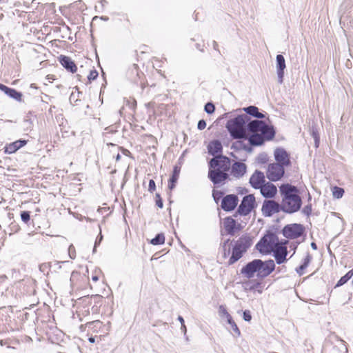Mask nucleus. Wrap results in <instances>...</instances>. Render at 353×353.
<instances>
[{
	"mask_svg": "<svg viewBox=\"0 0 353 353\" xmlns=\"http://www.w3.org/2000/svg\"><path fill=\"white\" fill-rule=\"evenodd\" d=\"M311 247L314 249V250H316L317 247H316V245L315 243L312 242L311 243Z\"/></svg>",
	"mask_w": 353,
	"mask_h": 353,
	"instance_id": "nucleus-56",
	"label": "nucleus"
},
{
	"mask_svg": "<svg viewBox=\"0 0 353 353\" xmlns=\"http://www.w3.org/2000/svg\"><path fill=\"white\" fill-rule=\"evenodd\" d=\"M223 227L226 232L230 235H234L239 230V228L236 221L231 218L227 217L223 220Z\"/></svg>",
	"mask_w": 353,
	"mask_h": 353,
	"instance_id": "nucleus-18",
	"label": "nucleus"
},
{
	"mask_svg": "<svg viewBox=\"0 0 353 353\" xmlns=\"http://www.w3.org/2000/svg\"><path fill=\"white\" fill-rule=\"evenodd\" d=\"M304 229L302 225L294 223L288 225L283 229V235L289 239H296L303 233Z\"/></svg>",
	"mask_w": 353,
	"mask_h": 353,
	"instance_id": "nucleus-9",
	"label": "nucleus"
},
{
	"mask_svg": "<svg viewBox=\"0 0 353 353\" xmlns=\"http://www.w3.org/2000/svg\"><path fill=\"white\" fill-rule=\"evenodd\" d=\"M101 19L105 21H107L108 19V18L106 17H101Z\"/></svg>",
	"mask_w": 353,
	"mask_h": 353,
	"instance_id": "nucleus-61",
	"label": "nucleus"
},
{
	"mask_svg": "<svg viewBox=\"0 0 353 353\" xmlns=\"http://www.w3.org/2000/svg\"><path fill=\"white\" fill-rule=\"evenodd\" d=\"M88 341H89L90 343H94V341H95L94 338H93V337H90V338H89Z\"/></svg>",
	"mask_w": 353,
	"mask_h": 353,
	"instance_id": "nucleus-58",
	"label": "nucleus"
},
{
	"mask_svg": "<svg viewBox=\"0 0 353 353\" xmlns=\"http://www.w3.org/2000/svg\"><path fill=\"white\" fill-rule=\"evenodd\" d=\"M101 3L102 6H104L107 3V1L105 0H101Z\"/></svg>",
	"mask_w": 353,
	"mask_h": 353,
	"instance_id": "nucleus-59",
	"label": "nucleus"
},
{
	"mask_svg": "<svg viewBox=\"0 0 353 353\" xmlns=\"http://www.w3.org/2000/svg\"><path fill=\"white\" fill-rule=\"evenodd\" d=\"M344 190L339 187H334L332 191V194L334 198L340 199L343 196Z\"/></svg>",
	"mask_w": 353,
	"mask_h": 353,
	"instance_id": "nucleus-29",
	"label": "nucleus"
},
{
	"mask_svg": "<svg viewBox=\"0 0 353 353\" xmlns=\"http://www.w3.org/2000/svg\"><path fill=\"white\" fill-rule=\"evenodd\" d=\"M311 261V256L309 254H307L305 258L304 259V262L303 263V266H305L306 268L308 266L310 262Z\"/></svg>",
	"mask_w": 353,
	"mask_h": 353,
	"instance_id": "nucleus-43",
	"label": "nucleus"
},
{
	"mask_svg": "<svg viewBox=\"0 0 353 353\" xmlns=\"http://www.w3.org/2000/svg\"><path fill=\"white\" fill-rule=\"evenodd\" d=\"M252 244V239L247 236H243L236 241L232 249V256L228 261L229 264H233L239 260Z\"/></svg>",
	"mask_w": 353,
	"mask_h": 353,
	"instance_id": "nucleus-4",
	"label": "nucleus"
},
{
	"mask_svg": "<svg viewBox=\"0 0 353 353\" xmlns=\"http://www.w3.org/2000/svg\"><path fill=\"white\" fill-rule=\"evenodd\" d=\"M92 280L94 282H97L98 280H99V276L97 274H95L94 275H93L92 276Z\"/></svg>",
	"mask_w": 353,
	"mask_h": 353,
	"instance_id": "nucleus-50",
	"label": "nucleus"
},
{
	"mask_svg": "<svg viewBox=\"0 0 353 353\" xmlns=\"http://www.w3.org/2000/svg\"><path fill=\"white\" fill-rule=\"evenodd\" d=\"M157 199L156 201V203L158 207H159L160 208H163V201L160 197V195L159 194H157L156 195Z\"/></svg>",
	"mask_w": 353,
	"mask_h": 353,
	"instance_id": "nucleus-44",
	"label": "nucleus"
},
{
	"mask_svg": "<svg viewBox=\"0 0 353 353\" xmlns=\"http://www.w3.org/2000/svg\"><path fill=\"white\" fill-rule=\"evenodd\" d=\"M0 90L1 91H3V92H5V94H7V92L10 90V88L6 86L5 85L0 83Z\"/></svg>",
	"mask_w": 353,
	"mask_h": 353,
	"instance_id": "nucleus-46",
	"label": "nucleus"
},
{
	"mask_svg": "<svg viewBox=\"0 0 353 353\" xmlns=\"http://www.w3.org/2000/svg\"><path fill=\"white\" fill-rule=\"evenodd\" d=\"M206 127V122L201 119L198 122L197 128L199 130H202Z\"/></svg>",
	"mask_w": 353,
	"mask_h": 353,
	"instance_id": "nucleus-42",
	"label": "nucleus"
},
{
	"mask_svg": "<svg viewBox=\"0 0 353 353\" xmlns=\"http://www.w3.org/2000/svg\"><path fill=\"white\" fill-rule=\"evenodd\" d=\"M156 185L154 180L151 179L149 181V185H148V191L150 192H153L155 190Z\"/></svg>",
	"mask_w": 353,
	"mask_h": 353,
	"instance_id": "nucleus-40",
	"label": "nucleus"
},
{
	"mask_svg": "<svg viewBox=\"0 0 353 353\" xmlns=\"http://www.w3.org/2000/svg\"><path fill=\"white\" fill-rule=\"evenodd\" d=\"M250 183L255 189H259L265 183V176L262 172L255 171L250 179Z\"/></svg>",
	"mask_w": 353,
	"mask_h": 353,
	"instance_id": "nucleus-16",
	"label": "nucleus"
},
{
	"mask_svg": "<svg viewBox=\"0 0 353 353\" xmlns=\"http://www.w3.org/2000/svg\"><path fill=\"white\" fill-rule=\"evenodd\" d=\"M246 172V165L241 162H235L232 166V174L236 178L241 177Z\"/></svg>",
	"mask_w": 353,
	"mask_h": 353,
	"instance_id": "nucleus-22",
	"label": "nucleus"
},
{
	"mask_svg": "<svg viewBox=\"0 0 353 353\" xmlns=\"http://www.w3.org/2000/svg\"><path fill=\"white\" fill-rule=\"evenodd\" d=\"M284 166L278 163H272L268 165L266 172L267 177L272 181H277L284 174Z\"/></svg>",
	"mask_w": 353,
	"mask_h": 353,
	"instance_id": "nucleus-8",
	"label": "nucleus"
},
{
	"mask_svg": "<svg viewBox=\"0 0 353 353\" xmlns=\"http://www.w3.org/2000/svg\"><path fill=\"white\" fill-rule=\"evenodd\" d=\"M26 140H18L12 142L6 145L5 148V152L8 154H12L15 152L17 150L22 148L26 144Z\"/></svg>",
	"mask_w": 353,
	"mask_h": 353,
	"instance_id": "nucleus-23",
	"label": "nucleus"
},
{
	"mask_svg": "<svg viewBox=\"0 0 353 353\" xmlns=\"http://www.w3.org/2000/svg\"><path fill=\"white\" fill-rule=\"evenodd\" d=\"M165 242V236L163 234H158L154 239L150 241L152 245H161Z\"/></svg>",
	"mask_w": 353,
	"mask_h": 353,
	"instance_id": "nucleus-27",
	"label": "nucleus"
},
{
	"mask_svg": "<svg viewBox=\"0 0 353 353\" xmlns=\"http://www.w3.org/2000/svg\"><path fill=\"white\" fill-rule=\"evenodd\" d=\"M281 210V205L274 200H265L261 211L265 216H271Z\"/></svg>",
	"mask_w": 353,
	"mask_h": 353,
	"instance_id": "nucleus-11",
	"label": "nucleus"
},
{
	"mask_svg": "<svg viewBox=\"0 0 353 353\" xmlns=\"http://www.w3.org/2000/svg\"><path fill=\"white\" fill-rule=\"evenodd\" d=\"M121 159V155L119 154H118L116 157V161H119Z\"/></svg>",
	"mask_w": 353,
	"mask_h": 353,
	"instance_id": "nucleus-60",
	"label": "nucleus"
},
{
	"mask_svg": "<svg viewBox=\"0 0 353 353\" xmlns=\"http://www.w3.org/2000/svg\"><path fill=\"white\" fill-rule=\"evenodd\" d=\"M78 275V273L77 272H73L72 273V275H71V278H70V281H72V279L77 276Z\"/></svg>",
	"mask_w": 353,
	"mask_h": 353,
	"instance_id": "nucleus-52",
	"label": "nucleus"
},
{
	"mask_svg": "<svg viewBox=\"0 0 353 353\" xmlns=\"http://www.w3.org/2000/svg\"><path fill=\"white\" fill-rule=\"evenodd\" d=\"M287 241H283L272 251L274 253V256L278 264L283 263L287 261L286 256L288 250L285 245Z\"/></svg>",
	"mask_w": 353,
	"mask_h": 353,
	"instance_id": "nucleus-13",
	"label": "nucleus"
},
{
	"mask_svg": "<svg viewBox=\"0 0 353 353\" xmlns=\"http://www.w3.org/2000/svg\"><path fill=\"white\" fill-rule=\"evenodd\" d=\"M248 130L252 133L249 137V142L252 145H260L265 140H270L274 136V131L263 121L254 120L248 125Z\"/></svg>",
	"mask_w": 353,
	"mask_h": 353,
	"instance_id": "nucleus-2",
	"label": "nucleus"
},
{
	"mask_svg": "<svg viewBox=\"0 0 353 353\" xmlns=\"http://www.w3.org/2000/svg\"><path fill=\"white\" fill-rule=\"evenodd\" d=\"M134 67L137 69V65L136 64H134Z\"/></svg>",
	"mask_w": 353,
	"mask_h": 353,
	"instance_id": "nucleus-62",
	"label": "nucleus"
},
{
	"mask_svg": "<svg viewBox=\"0 0 353 353\" xmlns=\"http://www.w3.org/2000/svg\"><path fill=\"white\" fill-rule=\"evenodd\" d=\"M352 276H353V270L349 271L345 275H344L339 279L336 287H339V286L343 285V284L347 283V281H349Z\"/></svg>",
	"mask_w": 353,
	"mask_h": 353,
	"instance_id": "nucleus-26",
	"label": "nucleus"
},
{
	"mask_svg": "<svg viewBox=\"0 0 353 353\" xmlns=\"http://www.w3.org/2000/svg\"><path fill=\"white\" fill-rule=\"evenodd\" d=\"M60 62L68 71H70L72 73L77 71V66L70 57L61 56L60 57Z\"/></svg>",
	"mask_w": 353,
	"mask_h": 353,
	"instance_id": "nucleus-24",
	"label": "nucleus"
},
{
	"mask_svg": "<svg viewBox=\"0 0 353 353\" xmlns=\"http://www.w3.org/2000/svg\"><path fill=\"white\" fill-rule=\"evenodd\" d=\"M212 196L214 197V199L215 200V201L217 203L218 202V200L221 198V192H219V191H216V190H214L213 191V193H212Z\"/></svg>",
	"mask_w": 353,
	"mask_h": 353,
	"instance_id": "nucleus-41",
	"label": "nucleus"
},
{
	"mask_svg": "<svg viewBox=\"0 0 353 353\" xmlns=\"http://www.w3.org/2000/svg\"><path fill=\"white\" fill-rule=\"evenodd\" d=\"M239 202L238 196L235 194H228L222 199L221 206L225 211H232L237 205Z\"/></svg>",
	"mask_w": 353,
	"mask_h": 353,
	"instance_id": "nucleus-14",
	"label": "nucleus"
},
{
	"mask_svg": "<svg viewBox=\"0 0 353 353\" xmlns=\"http://www.w3.org/2000/svg\"><path fill=\"white\" fill-rule=\"evenodd\" d=\"M243 110L246 113L254 117V114L257 112L258 108L255 106L250 105L245 108Z\"/></svg>",
	"mask_w": 353,
	"mask_h": 353,
	"instance_id": "nucleus-30",
	"label": "nucleus"
},
{
	"mask_svg": "<svg viewBox=\"0 0 353 353\" xmlns=\"http://www.w3.org/2000/svg\"><path fill=\"white\" fill-rule=\"evenodd\" d=\"M101 239H102V236H100V238H99V240H97V241H96V242H95L94 248H96V246H97V243H100V241H101ZM94 250H95V248H94Z\"/></svg>",
	"mask_w": 353,
	"mask_h": 353,
	"instance_id": "nucleus-54",
	"label": "nucleus"
},
{
	"mask_svg": "<svg viewBox=\"0 0 353 353\" xmlns=\"http://www.w3.org/2000/svg\"><path fill=\"white\" fill-rule=\"evenodd\" d=\"M176 181H172V180L170 179L169 181V184H168V188L170 190H172L174 189V186H175V183Z\"/></svg>",
	"mask_w": 353,
	"mask_h": 353,
	"instance_id": "nucleus-47",
	"label": "nucleus"
},
{
	"mask_svg": "<svg viewBox=\"0 0 353 353\" xmlns=\"http://www.w3.org/2000/svg\"><path fill=\"white\" fill-rule=\"evenodd\" d=\"M306 268L305 266H303V265L302 264L301 265H300L297 269H296V272L297 273L299 274V275H302L303 274V271Z\"/></svg>",
	"mask_w": 353,
	"mask_h": 353,
	"instance_id": "nucleus-45",
	"label": "nucleus"
},
{
	"mask_svg": "<svg viewBox=\"0 0 353 353\" xmlns=\"http://www.w3.org/2000/svg\"><path fill=\"white\" fill-rule=\"evenodd\" d=\"M208 177L214 185L219 186L225 183V180L228 178V174L227 172L210 168Z\"/></svg>",
	"mask_w": 353,
	"mask_h": 353,
	"instance_id": "nucleus-12",
	"label": "nucleus"
},
{
	"mask_svg": "<svg viewBox=\"0 0 353 353\" xmlns=\"http://www.w3.org/2000/svg\"><path fill=\"white\" fill-rule=\"evenodd\" d=\"M259 189L261 194L265 198H272L277 192L276 187L270 182L264 183Z\"/></svg>",
	"mask_w": 353,
	"mask_h": 353,
	"instance_id": "nucleus-19",
	"label": "nucleus"
},
{
	"mask_svg": "<svg viewBox=\"0 0 353 353\" xmlns=\"http://www.w3.org/2000/svg\"><path fill=\"white\" fill-rule=\"evenodd\" d=\"M261 265L259 267V277L264 278L270 274L275 268L273 260L263 261L261 260Z\"/></svg>",
	"mask_w": 353,
	"mask_h": 353,
	"instance_id": "nucleus-15",
	"label": "nucleus"
},
{
	"mask_svg": "<svg viewBox=\"0 0 353 353\" xmlns=\"http://www.w3.org/2000/svg\"><path fill=\"white\" fill-rule=\"evenodd\" d=\"M230 325H231V328L233 330V332H234L235 335L236 336H239L241 334V332H240L239 327H237L236 324L235 323V322L233 321L232 323H230Z\"/></svg>",
	"mask_w": 353,
	"mask_h": 353,
	"instance_id": "nucleus-33",
	"label": "nucleus"
},
{
	"mask_svg": "<svg viewBox=\"0 0 353 353\" xmlns=\"http://www.w3.org/2000/svg\"><path fill=\"white\" fill-rule=\"evenodd\" d=\"M243 318L245 321H250L252 319L250 312L249 310H245L243 312Z\"/></svg>",
	"mask_w": 353,
	"mask_h": 353,
	"instance_id": "nucleus-36",
	"label": "nucleus"
},
{
	"mask_svg": "<svg viewBox=\"0 0 353 353\" xmlns=\"http://www.w3.org/2000/svg\"><path fill=\"white\" fill-rule=\"evenodd\" d=\"M225 318L227 319L229 324L233 321L232 318L229 313L225 315Z\"/></svg>",
	"mask_w": 353,
	"mask_h": 353,
	"instance_id": "nucleus-48",
	"label": "nucleus"
},
{
	"mask_svg": "<svg viewBox=\"0 0 353 353\" xmlns=\"http://www.w3.org/2000/svg\"><path fill=\"white\" fill-rule=\"evenodd\" d=\"M248 120V116L245 114L239 115L234 119H230L226 124V128L230 135L234 139H241L245 137V123Z\"/></svg>",
	"mask_w": 353,
	"mask_h": 353,
	"instance_id": "nucleus-3",
	"label": "nucleus"
},
{
	"mask_svg": "<svg viewBox=\"0 0 353 353\" xmlns=\"http://www.w3.org/2000/svg\"><path fill=\"white\" fill-rule=\"evenodd\" d=\"M278 236L272 233L268 232L256 244L257 250L263 254H268L272 252L281 243Z\"/></svg>",
	"mask_w": 353,
	"mask_h": 353,
	"instance_id": "nucleus-5",
	"label": "nucleus"
},
{
	"mask_svg": "<svg viewBox=\"0 0 353 353\" xmlns=\"http://www.w3.org/2000/svg\"><path fill=\"white\" fill-rule=\"evenodd\" d=\"M222 144L219 140H214L209 143L208 145V150L209 154H210L212 156L219 155V154L222 152Z\"/></svg>",
	"mask_w": 353,
	"mask_h": 353,
	"instance_id": "nucleus-21",
	"label": "nucleus"
},
{
	"mask_svg": "<svg viewBox=\"0 0 353 353\" xmlns=\"http://www.w3.org/2000/svg\"><path fill=\"white\" fill-rule=\"evenodd\" d=\"M302 212L304 214H305L307 216H309L311 214V212H312V207H311V205H307L305 206L303 208V210H302Z\"/></svg>",
	"mask_w": 353,
	"mask_h": 353,
	"instance_id": "nucleus-39",
	"label": "nucleus"
},
{
	"mask_svg": "<svg viewBox=\"0 0 353 353\" xmlns=\"http://www.w3.org/2000/svg\"><path fill=\"white\" fill-rule=\"evenodd\" d=\"M212 44H213L214 49L216 50H218V48H218V44H217V43L215 41H214L212 42Z\"/></svg>",
	"mask_w": 353,
	"mask_h": 353,
	"instance_id": "nucleus-51",
	"label": "nucleus"
},
{
	"mask_svg": "<svg viewBox=\"0 0 353 353\" xmlns=\"http://www.w3.org/2000/svg\"><path fill=\"white\" fill-rule=\"evenodd\" d=\"M6 94L10 97L14 99L17 101H21L22 97L21 93L17 92L16 90L12 88H10Z\"/></svg>",
	"mask_w": 353,
	"mask_h": 353,
	"instance_id": "nucleus-28",
	"label": "nucleus"
},
{
	"mask_svg": "<svg viewBox=\"0 0 353 353\" xmlns=\"http://www.w3.org/2000/svg\"><path fill=\"white\" fill-rule=\"evenodd\" d=\"M181 330L184 332V333L186 332V327L185 324L181 325Z\"/></svg>",
	"mask_w": 353,
	"mask_h": 353,
	"instance_id": "nucleus-57",
	"label": "nucleus"
},
{
	"mask_svg": "<svg viewBox=\"0 0 353 353\" xmlns=\"http://www.w3.org/2000/svg\"><path fill=\"white\" fill-rule=\"evenodd\" d=\"M204 110L208 114H212L214 112L215 107L214 104L209 102L205 104Z\"/></svg>",
	"mask_w": 353,
	"mask_h": 353,
	"instance_id": "nucleus-31",
	"label": "nucleus"
},
{
	"mask_svg": "<svg viewBox=\"0 0 353 353\" xmlns=\"http://www.w3.org/2000/svg\"><path fill=\"white\" fill-rule=\"evenodd\" d=\"M255 206L256 201L254 195L249 194L245 196L238 208L237 212L240 215L246 216L251 212Z\"/></svg>",
	"mask_w": 353,
	"mask_h": 353,
	"instance_id": "nucleus-6",
	"label": "nucleus"
},
{
	"mask_svg": "<svg viewBox=\"0 0 353 353\" xmlns=\"http://www.w3.org/2000/svg\"><path fill=\"white\" fill-rule=\"evenodd\" d=\"M245 290L250 291H257L259 293H262L263 287L259 282L248 281L245 284Z\"/></svg>",
	"mask_w": 353,
	"mask_h": 353,
	"instance_id": "nucleus-25",
	"label": "nucleus"
},
{
	"mask_svg": "<svg viewBox=\"0 0 353 353\" xmlns=\"http://www.w3.org/2000/svg\"><path fill=\"white\" fill-rule=\"evenodd\" d=\"M179 176V170L177 168H174L172 176L170 179L172 180V181H177Z\"/></svg>",
	"mask_w": 353,
	"mask_h": 353,
	"instance_id": "nucleus-35",
	"label": "nucleus"
},
{
	"mask_svg": "<svg viewBox=\"0 0 353 353\" xmlns=\"http://www.w3.org/2000/svg\"><path fill=\"white\" fill-rule=\"evenodd\" d=\"M21 220L24 223H27L30 221V212L28 211L21 212Z\"/></svg>",
	"mask_w": 353,
	"mask_h": 353,
	"instance_id": "nucleus-32",
	"label": "nucleus"
},
{
	"mask_svg": "<svg viewBox=\"0 0 353 353\" xmlns=\"http://www.w3.org/2000/svg\"><path fill=\"white\" fill-rule=\"evenodd\" d=\"M261 263L260 259H254L247 263V265L241 269V273L248 279L252 278L255 273H256L259 277V267Z\"/></svg>",
	"mask_w": 353,
	"mask_h": 353,
	"instance_id": "nucleus-10",
	"label": "nucleus"
},
{
	"mask_svg": "<svg viewBox=\"0 0 353 353\" xmlns=\"http://www.w3.org/2000/svg\"><path fill=\"white\" fill-rule=\"evenodd\" d=\"M98 76V72L96 70H91L90 72L89 75L88 76V79L89 81L94 80Z\"/></svg>",
	"mask_w": 353,
	"mask_h": 353,
	"instance_id": "nucleus-38",
	"label": "nucleus"
},
{
	"mask_svg": "<svg viewBox=\"0 0 353 353\" xmlns=\"http://www.w3.org/2000/svg\"><path fill=\"white\" fill-rule=\"evenodd\" d=\"M314 139H315V145H316V147H318L319 146V140L316 137V135H314Z\"/></svg>",
	"mask_w": 353,
	"mask_h": 353,
	"instance_id": "nucleus-55",
	"label": "nucleus"
},
{
	"mask_svg": "<svg viewBox=\"0 0 353 353\" xmlns=\"http://www.w3.org/2000/svg\"><path fill=\"white\" fill-rule=\"evenodd\" d=\"M254 117L258 119H262L264 117V115L262 113L259 112V110H257L256 114H254Z\"/></svg>",
	"mask_w": 353,
	"mask_h": 353,
	"instance_id": "nucleus-49",
	"label": "nucleus"
},
{
	"mask_svg": "<svg viewBox=\"0 0 353 353\" xmlns=\"http://www.w3.org/2000/svg\"><path fill=\"white\" fill-rule=\"evenodd\" d=\"M178 320L181 323V325L184 324V319H183V318L182 316H179Z\"/></svg>",
	"mask_w": 353,
	"mask_h": 353,
	"instance_id": "nucleus-53",
	"label": "nucleus"
},
{
	"mask_svg": "<svg viewBox=\"0 0 353 353\" xmlns=\"http://www.w3.org/2000/svg\"><path fill=\"white\" fill-rule=\"evenodd\" d=\"M280 192L283 197L281 210L287 213H294L300 209L301 199L295 186L283 184L280 186Z\"/></svg>",
	"mask_w": 353,
	"mask_h": 353,
	"instance_id": "nucleus-1",
	"label": "nucleus"
},
{
	"mask_svg": "<svg viewBox=\"0 0 353 353\" xmlns=\"http://www.w3.org/2000/svg\"><path fill=\"white\" fill-rule=\"evenodd\" d=\"M276 72L279 79V82L282 83L284 76V70L285 68V61L283 55L278 54L276 57Z\"/></svg>",
	"mask_w": 353,
	"mask_h": 353,
	"instance_id": "nucleus-20",
	"label": "nucleus"
},
{
	"mask_svg": "<svg viewBox=\"0 0 353 353\" xmlns=\"http://www.w3.org/2000/svg\"><path fill=\"white\" fill-rule=\"evenodd\" d=\"M274 157L277 161L276 163L278 164L285 166L288 165L290 163V158L287 152L282 148H278L274 151Z\"/></svg>",
	"mask_w": 353,
	"mask_h": 353,
	"instance_id": "nucleus-17",
	"label": "nucleus"
},
{
	"mask_svg": "<svg viewBox=\"0 0 353 353\" xmlns=\"http://www.w3.org/2000/svg\"><path fill=\"white\" fill-rule=\"evenodd\" d=\"M68 254L70 259H74L76 257V251L73 245H70L68 248Z\"/></svg>",
	"mask_w": 353,
	"mask_h": 353,
	"instance_id": "nucleus-34",
	"label": "nucleus"
},
{
	"mask_svg": "<svg viewBox=\"0 0 353 353\" xmlns=\"http://www.w3.org/2000/svg\"><path fill=\"white\" fill-rule=\"evenodd\" d=\"M230 167V159L222 155H218L212 158L210 161V168L228 172Z\"/></svg>",
	"mask_w": 353,
	"mask_h": 353,
	"instance_id": "nucleus-7",
	"label": "nucleus"
},
{
	"mask_svg": "<svg viewBox=\"0 0 353 353\" xmlns=\"http://www.w3.org/2000/svg\"><path fill=\"white\" fill-rule=\"evenodd\" d=\"M219 312L220 315L222 317H225L227 314H228L226 307L224 305H220L219 308Z\"/></svg>",
	"mask_w": 353,
	"mask_h": 353,
	"instance_id": "nucleus-37",
	"label": "nucleus"
}]
</instances>
